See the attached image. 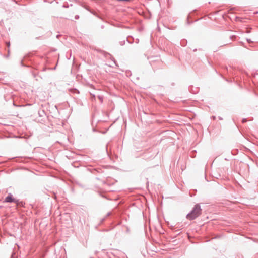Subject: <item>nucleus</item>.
Listing matches in <instances>:
<instances>
[{"mask_svg": "<svg viewBox=\"0 0 258 258\" xmlns=\"http://www.w3.org/2000/svg\"><path fill=\"white\" fill-rule=\"evenodd\" d=\"M202 214V209L199 204H196L192 210L186 215V218L189 220L196 219Z\"/></svg>", "mask_w": 258, "mask_h": 258, "instance_id": "obj_1", "label": "nucleus"}, {"mask_svg": "<svg viewBox=\"0 0 258 258\" xmlns=\"http://www.w3.org/2000/svg\"><path fill=\"white\" fill-rule=\"evenodd\" d=\"M4 202L6 203H14L16 204L17 205H20L21 204H22V202H21L18 199H16L13 198L12 194H9L8 196H7L4 200Z\"/></svg>", "mask_w": 258, "mask_h": 258, "instance_id": "obj_2", "label": "nucleus"}, {"mask_svg": "<svg viewBox=\"0 0 258 258\" xmlns=\"http://www.w3.org/2000/svg\"><path fill=\"white\" fill-rule=\"evenodd\" d=\"M150 64H151L152 67L153 68V69L154 70H157L158 68L155 65L156 63H158L160 66H162V62H161V61L160 60V59H156V60H151V61H150Z\"/></svg>", "mask_w": 258, "mask_h": 258, "instance_id": "obj_3", "label": "nucleus"}, {"mask_svg": "<svg viewBox=\"0 0 258 258\" xmlns=\"http://www.w3.org/2000/svg\"><path fill=\"white\" fill-rule=\"evenodd\" d=\"M98 98L100 101V102L102 103L103 101V97L102 96L99 95L98 96Z\"/></svg>", "mask_w": 258, "mask_h": 258, "instance_id": "obj_4", "label": "nucleus"}, {"mask_svg": "<svg viewBox=\"0 0 258 258\" xmlns=\"http://www.w3.org/2000/svg\"><path fill=\"white\" fill-rule=\"evenodd\" d=\"M99 51H100V52H102V53L104 54V56H105V57H107V55H110V54H109V53H107V52H104V51H103L99 50Z\"/></svg>", "mask_w": 258, "mask_h": 258, "instance_id": "obj_5", "label": "nucleus"}, {"mask_svg": "<svg viewBox=\"0 0 258 258\" xmlns=\"http://www.w3.org/2000/svg\"><path fill=\"white\" fill-rule=\"evenodd\" d=\"M119 44L121 45V46H123L125 44V40H123V41H119Z\"/></svg>", "mask_w": 258, "mask_h": 258, "instance_id": "obj_6", "label": "nucleus"}, {"mask_svg": "<svg viewBox=\"0 0 258 258\" xmlns=\"http://www.w3.org/2000/svg\"><path fill=\"white\" fill-rule=\"evenodd\" d=\"M236 35H232L230 36V38L231 40H234L236 39Z\"/></svg>", "mask_w": 258, "mask_h": 258, "instance_id": "obj_7", "label": "nucleus"}, {"mask_svg": "<svg viewBox=\"0 0 258 258\" xmlns=\"http://www.w3.org/2000/svg\"><path fill=\"white\" fill-rule=\"evenodd\" d=\"M6 44L8 48L9 49L10 46V42H6Z\"/></svg>", "mask_w": 258, "mask_h": 258, "instance_id": "obj_8", "label": "nucleus"}, {"mask_svg": "<svg viewBox=\"0 0 258 258\" xmlns=\"http://www.w3.org/2000/svg\"><path fill=\"white\" fill-rule=\"evenodd\" d=\"M236 20L237 21H242V18H240V17H236Z\"/></svg>", "mask_w": 258, "mask_h": 258, "instance_id": "obj_9", "label": "nucleus"}, {"mask_svg": "<svg viewBox=\"0 0 258 258\" xmlns=\"http://www.w3.org/2000/svg\"><path fill=\"white\" fill-rule=\"evenodd\" d=\"M246 41H247V42H248V43H252V42H253V41H252L251 40V39H248V38H246Z\"/></svg>", "mask_w": 258, "mask_h": 258, "instance_id": "obj_10", "label": "nucleus"}, {"mask_svg": "<svg viewBox=\"0 0 258 258\" xmlns=\"http://www.w3.org/2000/svg\"><path fill=\"white\" fill-rule=\"evenodd\" d=\"M79 15H75V19L77 20V19H79Z\"/></svg>", "mask_w": 258, "mask_h": 258, "instance_id": "obj_11", "label": "nucleus"}, {"mask_svg": "<svg viewBox=\"0 0 258 258\" xmlns=\"http://www.w3.org/2000/svg\"><path fill=\"white\" fill-rule=\"evenodd\" d=\"M246 121H247V119H246V118H243V119H242V123H245V122H246Z\"/></svg>", "mask_w": 258, "mask_h": 258, "instance_id": "obj_12", "label": "nucleus"}, {"mask_svg": "<svg viewBox=\"0 0 258 258\" xmlns=\"http://www.w3.org/2000/svg\"><path fill=\"white\" fill-rule=\"evenodd\" d=\"M126 40H127V41L129 43H131V44L133 43V41H130L128 40V37L126 38Z\"/></svg>", "mask_w": 258, "mask_h": 258, "instance_id": "obj_13", "label": "nucleus"}, {"mask_svg": "<svg viewBox=\"0 0 258 258\" xmlns=\"http://www.w3.org/2000/svg\"><path fill=\"white\" fill-rule=\"evenodd\" d=\"M75 92H76L77 93H78V94L79 93V90H77V89H75Z\"/></svg>", "mask_w": 258, "mask_h": 258, "instance_id": "obj_14", "label": "nucleus"}, {"mask_svg": "<svg viewBox=\"0 0 258 258\" xmlns=\"http://www.w3.org/2000/svg\"><path fill=\"white\" fill-rule=\"evenodd\" d=\"M111 214V212H108V213L107 214V215H106V217L110 216Z\"/></svg>", "mask_w": 258, "mask_h": 258, "instance_id": "obj_15", "label": "nucleus"}, {"mask_svg": "<svg viewBox=\"0 0 258 258\" xmlns=\"http://www.w3.org/2000/svg\"><path fill=\"white\" fill-rule=\"evenodd\" d=\"M91 95L92 96V99H95V95H94V94H91Z\"/></svg>", "mask_w": 258, "mask_h": 258, "instance_id": "obj_16", "label": "nucleus"}, {"mask_svg": "<svg viewBox=\"0 0 258 258\" xmlns=\"http://www.w3.org/2000/svg\"><path fill=\"white\" fill-rule=\"evenodd\" d=\"M94 170L97 171V172H99L101 170V169H94Z\"/></svg>", "mask_w": 258, "mask_h": 258, "instance_id": "obj_17", "label": "nucleus"}, {"mask_svg": "<svg viewBox=\"0 0 258 258\" xmlns=\"http://www.w3.org/2000/svg\"><path fill=\"white\" fill-rule=\"evenodd\" d=\"M63 7H64V8H68V7H69V6H68V5H64L63 6Z\"/></svg>", "mask_w": 258, "mask_h": 258, "instance_id": "obj_18", "label": "nucleus"}, {"mask_svg": "<svg viewBox=\"0 0 258 258\" xmlns=\"http://www.w3.org/2000/svg\"><path fill=\"white\" fill-rule=\"evenodd\" d=\"M105 218H102V219H101V223H102V222H103L105 220Z\"/></svg>", "mask_w": 258, "mask_h": 258, "instance_id": "obj_19", "label": "nucleus"}, {"mask_svg": "<svg viewBox=\"0 0 258 258\" xmlns=\"http://www.w3.org/2000/svg\"><path fill=\"white\" fill-rule=\"evenodd\" d=\"M218 118H219V120H223V118L221 117H220V116H219Z\"/></svg>", "mask_w": 258, "mask_h": 258, "instance_id": "obj_20", "label": "nucleus"}, {"mask_svg": "<svg viewBox=\"0 0 258 258\" xmlns=\"http://www.w3.org/2000/svg\"><path fill=\"white\" fill-rule=\"evenodd\" d=\"M113 61H114V63L116 65H117V64H116V61H115V59H114V58H113Z\"/></svg>", "mask_w": 258, "mask_h": 258, "instance_id": "obj_21", "label": "nucleus"}, {"mask_svg": "<svg viewBox=\"0 0 258 258\" xmlns=\"http://www.w3.org/2000/svg\"><path fill=\"white\" fill-rule=\"evenodd\" d=\"M8 54L7 55V57H8L9 56V52H10L9 50H8Z\"/></svg>", "mask_w": 258, "mask_h": 258, "instance_id": "obj_22", "label": "nucleus"}, {"mask_svg": "<svg viewBox=\"0 0 258 258\" xmlns=\"http://www.w3.org/2000/svg\"><path fill=\"white\" fill-rule=\"evenodd\" d=\"M46 68H44L43 69V71H45V70H46Z\"/></svg>", "mask_w": 258, "mask_h": 258, "instance_id": "obj_23", "label": "nucleus"}, {"mask_svg": "<svg viewBox=\"0 0 258 258\" xmlns=\"http://www.w3.org/2000/svg\"><path fill=\"white\" fill-rule=\"evenodd\" d=\"M212 118L215 119L216 118V117L213 116H212Z\"/></svg>", "mask_w": 258, "mask_h": 258, "instance_id": "obj_24", "label": "nucleus"}, {"mask_svg": "<svg viewBox=\"0 0 258 258\" xmlns=\"http://www.w3.org/2000/svg\"><path fill=\"white\" fill-rule=\"evenodd\" d=\"M193 51H195H195H197V49H194V50H193Z\"/></svg>", "mask_w": 258, "mask_h": 258, "instance_id": "obj_25", "label": "nucleus"}, {"mask_svg": "<svg viewBox=\"0 0 258 258\" xmlns=\"http://www.w3.org/2000/svg\"><path fill=\"white\" fill-rule=\"evenodd\" d=\"M246 32H247V33H249V32H250V31L247 30V31H246Z\"/></svg>", "mask_w": 258, "mask_h": 258, "instance_id": "obj_26", "label": "nucleus"}, {"mask_svg": "<svg viewBox=\"0 0 258 258\" xmlns=\"http://www.w3.org/2000/svg\"><path fill=\"white\" fill-rule=\"evenodd\" d=\"M34 75V77H36V75L35 74H33Z\"/></svg>", "mask_w": 258, "mask_h": 258, "instance_id": "obj_27", "label": "nucleus"}, {"mask_svg": "<svg viewBox=\"0 0 258 258\" xmlns=\"http://www.w3.org/2000/svg\"><path fill=\"white\" fill-rule=\"evenodd\" d=\"M187 23H188V24H190V23H189V22L188 21V20H187Z\"/></svg>", "mask_w": 258, "mask_h": 258, "instance_id": "obj_28", "label": "nucleus"}, {"mask_svg": "<svg viewBox=\"0 0 258 258\" xmlns=\"http://www.w3.org/2000/svg\"><path fill=\"white\" fill-rule=\"evenodd\" d=\"M21 64H22V65H23V62H22V61H21Z\"/></svg>", "mask_w": 258, "mask_h": 258, "instance_id": "obj_29", "label": "nucleus"}]
</instances>
